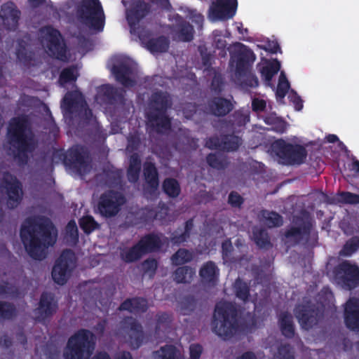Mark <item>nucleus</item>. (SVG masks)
<instances>
[{"label": "nucleus", "mask_w": 359, "mask_h": 359, "mask_svg": "<svg viewBox=\"0 0 359 359\" xmlns=\"http://www.w3.org/2000/svg\"><path fill=\"white\" fill-rule=\"evenodd\" d=\"M93 359H110L109 355L105 353H100L96 355Z\"/></svg>", "instance_id": "69168bd1"}, {"label": "nucleus", "mask_w": 359, "mask_h": 359, "mask_svg": "<svg viewBox=\"0 0 359 359\" xmlns=\"http://www.w3.org/2000/svg\"><path fill=\"white\" fill-rule=\"evenodd\" d=\"M192 254L187 250H179L172 257V262L175 265L183 264L192 259Z\"/></svg>", "instance_id": "7c9ffc66"}, {"label": "nucleus", "mask_w": 359, "mask_h": 359, "mask_svg": "<svg viewBox=\"0 0 359 359\" xmlns=\"http://www.w3.org/2000/svg\"><path fill=\"white\" fill-rule=\"evenodd\" d=\"M280 325L284 335L290 337L293 334L294 328L290 316L286 313L282 314L280 318Z\"/></svg>", "instance_id": "c85d7f7f"}, {"label": "nucleus", "mask_w": 359, "mask_h": 359, "mask_svg": "<svg viewBox=\"0 0 359 359\" xmlns=\"http://www.w3.org/2000/svg\"><path fill=\"white\" fill-rule=\"evenodd\" d=\"M77 76V70L75 68L66 69L62 72L60 81L63 84L68 81H74Z\"/></svg>", "instance_id": "a19ab883"}, {"label": "nucleus", "mask_w": 359, "mask_h": 359, "mask_svg": "<svg viewBox=\"0 0 359 359\" xmlns=\"http://www.w3.org/2000/svg\"><path fill=\"white\" fill-rule=\"evenodd\" d=\"M83 100L81 94L75 91L73 93L67 94L62 103V107L71 111L72 109L76 108L79 106L83 107Z\"/></svg>", "instance_id": "4be33fe9"}, {"label": "nucleus", "mask_w": 359, "mask_h": 359, "mask_svg": "<svg viewBox=\"0 0 359 359\" xmlns=\"http://www.w3.org/2000/svg\"><path fill=\"white\" fill-rule=\"evenodd\" d=\"M214 42L218 48H222L226 44L224 36H222L219 31H215L214 32Z\"/></svg>", "instance_id": "09e8293b"}, {"label": "nucleus", "mask_w": 359, "mask_h": 359, "mask_svg": "<svg viewBox=\"0 0 359 359\" xmlns=\"http://www.w3.org/2000/svg\"><path fill=\"white\" fill-rule=\"evenodd\" d=\"M195 272L189 267H180L174 273V279L177 283L189 282L194 277Z\"/></svg>", "instance_id": "bb28decb"}, {"label": "nucleus", "mask_w": 359, "mask_h": 359, "mask_svg": "<svg viewBox=\"0 0 359 359\" xmlns=\"http://www.w3.org/2000/svg\"><path fill=\"white\" fill-rule=\"evenodd\" d=\"M235 48L240 52L239 55H233L231 60V66L232 68H235L236 71L240 72L243 69L245 68L247 65V61L245 57L250 54V52H245L244 46L240 43L235 46Z\"/></svg>", "instance_id": "412c9836"}, {"label": "nucleus", "mask_w": 359, "mask_h": 359, "mask_svg": "<svg viewBox=\"0 0 359 359\" xmlns=\"http://www.w3.org/2000/svg\"><path fill=\"white\" fill-rule=\"evenodd\" d=\"M76 266V257L72 251L62 252L52 271L53 280L59 284H65L71 276Z\"/></svg>", "instance_id": "0eeeda50"}, {"label": "nucleus", "mask_w": 359, "mask_h": 359, "mask_svg": "<svg viewBox=\"0 0 359 359\" xmlns=\"http://www.w3.org/2000/svg\"><path fill=\"white\" fill-rule=\"evenodd\" d=\"M140 171V161L136 155L132 156L130 160V166L128 169V179L131 182H135L137 180Z\"/></svg>", "instance_id": "c756f323"}, {"label": "nucleus", "mask_w": 359, "mask_h": 359, "mask_svg": "<svg viewBox=\"0 0 359 359\" xmlns=\"http://www.w3.org/2000/svg\"><path fill=\"white\" fill-rule=\"evenodd\" d=\"M335 278L339 284L351 288L359 283V268L348 262L341 264L336 273Z\"/></svg>", "instance_id": "9b49d317"}, {"label": "nucleus", "mask_w": 359, "mask_h": 359, "mask_svg": "<svg viewBox=\"0 0 359 359\" xmlns=\"http://www.w3.org/2000/svg\"><path fill=\"white\" fill-rule=\"evenodd\" d=\"M202 351L201 346L193 344L190 346V359H198Z\"/></svg>", "instance_id": "864d4df0"}, {"label": "nucleus", "mask_w": 359, "mask_h": 359, "mask_svg": "<svg viewBox=\"0 0 359 359\" xmlns=\"http://www.w3.org/2000/svg\"><path fill=\"white\" fill-rule=\"evenodd\" d=\"M211 326L212 331L223 339H228L238 331L239 326L231 304L219 302L217 304Z\"/></svg>", "instance_id": "7ed1b4c3"}, {"label": "nucleus", "mask_w": 359, "mask_h": 359, "mask_svg": "<svg viewBox=\"0 0 359 359\" xmlns=\"http://www.w3.org/2000/svg\"><path fill=\"white\" fill-rule=\"evenodd\" d=\"M129 60H125L122 62H117L111 69V72L116 79L126 86H130L133 81L128 77Z\"/></svg>", "instance_id": "f3484780"}, {"label": "nucleus", "mask_w": 359, "mask_h": 359, "mask_svg": "<svg viewBox=\"0 0 359 359\" xmlns=\"http://www.w3.org/2000/svg\"><path fill=\"white\" fill-rule=\"evenodd\" d=\"M144 175L146 180L152 189H156L158 185L157 173L154 166L149 163L144 167Z\"/></svg>", "instance_id": "cd10ccee"}, {"label": "nucleus", "mask_w": 359, "mask_h": 359, "mask_svg": "<svg viewBox=\"0 0 359 359\" xmlns=\"http://www.w3.org/2000/svg\"><path fill=\"white\" fill-rule=\"evenodd\" d=\"M200 276L205 282H215L218 277V269L214 263L207 262L201 269Z\"/></svg>", "instance_id": "5701e85b"}, {"label": "nucleus", "mask_w": 359, "mask_h": 359, "mask_svg": "<svg viewBox=\"0 0 359 359\" xmlns=\"http://www.w3.org/2000/svg\"><path fill=\"white\" fill-rule=\"evenodd\" d=\"M265 50L269 51L273 53H276L279 50V46L276 43H273L272 44H269Z\"/></svg>", "instance_id": "680f3d73"}, {"label": "nucleus", "mask_w": 359, "mask_h": 359, "mask_svg": "<svg viewBox=\"0 0 359 359\" xmlns=\"http://www.w3.org/2000/svg\"><path fill=\"white\" fill-rule=\"evenodd\" d=\"M80 17L86 25L93 29H102L104 13L98 0H83L80 10Z\"/></svg>", "instance_id": "423d86ee"}, {"label": "nucleus", "mask_w": 359, "mask_h": 359, "mask_svg": "<svg viewBox=\"0 0 359 359\" xmlns=\"http://www.w3.org/2000/svg\"><path fill=\"white\" fill-rule=\"evenodd\" d=\"M4 24L9 29L14 28L18 23L19 11L12 4L4 6L1 11Z\"/></svg>", "instance_id": "a211bd4d"}, {"label": "nucleus", "mask_w": 359, "mask_h": 359, "mask_svg": "<svg viewBox=\"0 0 359 359\" xmlns=\"http://www.w3.org/2000/svg\"><path fill=\"white\" fill-rule=\"evenodd\" d=\"M147 12V6L142 2H137L131 9L127 11V20L132 27L136 22L143 18Z\"/></svg>", "instance_id": "aec40b11"}, {"label": "nucleus", "mask_w": 359, "mask_h": 359, "mask_svg": "<svg viewBox=\"0 0 359 359\" xmlns=\"http://www.w3.org/2000/svg\"><path fill=\"white\" fill-rule=\"evenodd\" d=\"M67 241L74 244L78 239V229L74 221H70L66 227Z\"/></svg>", "instance_id": "c9c22d12"}, {"label": "nucleus", "mask_w": 359, "mask_h": 359, "mask_svg": "<svg viewBox=\"0 0 359 359\" xmlns=\"http://www.w3.org/2000/svg\"><path fill=\"white\" fill-rule=\"evenodd\" d=\"M147 304L143 299H134L124 302L120 309L121 310H128L131 312L144 311Z\"/></svg>", "instance_id": "a878e982"}, {"label": "nucleus", "mask_w": 359, "mask_h": 359, "mask_svg": "<svg viewBox=\"0 0 359 359\" xmlns=\"http://www.w3.org/2000/svg\"><path fill=\"white\" fill-rule=\"evenodd\" d=\"M94 349V336L88 331L81 330L71 337L64 351L65 359H85Z\"/></svg>", "instance_id": "39448f33"}, {"label": "nucleus", "mask_w": 359, "mask_h": 359, "mask_svg": "<svg viewBox=\"0 0 359 359\" xmlns=\"http://www.w3.org/2000/svg\"><path fill=\"white\" fill-rule=\"evenodd\" d=\"M290 84L286 79L285 74L283 72H281L278 88L276 90V97L278 99H283L287 90H289Z\"/></svg>", "instance_id": "f704fd0d"}, {"label": "nucleus", "mask_w": 359, "mask_h": 359, "mask_svg": "<svg viewBox=\"0 0 359 359\" xmlns=\"http://www.w3.org/2000/svg\"><path fill=\"white\" fill-rule=\"evenodd\" d=\"M206 146L210 149L217 148V147H220L218 144V141L217 139H210L206 142Z\"/></svg>", "instance_id": "e2e57ef3"}, {"label": "nucleus", "mask_w": 359, "mask_h": 359, "mask_svg": "<svg viewBox=\"0 0 359 359\" xmlns=\"http://www.w3.org/2000/svg\"><path fill=\"white\" fill-rule=\"evenodd\" d=\"M116 359H132L131 355L129 353L123 352L119 353Z\"/></svg>", "instance_id": "0e129e2a"}, {"label": "nucleus", "mask_w": 359, "mask_h": 359, "mask_svg": "<svg viewBox=\"0 0 359 359\" xmlns=\"http://www.w3.org/2000/svg\"><path fill=\"white\" fill-rule=\"evenodd\" d=\"M276 359H293L290 348L287 346L281 347Z\"/></svg>", "instance_id": "de8ad7c7"}, {"label": "nucleus", "mask_w": 359, "mask_h": 359, "mask_svg": "<svg viewBox=\"0 0 359 359\" xmlns=\"http://www.w3.org/2000/svg\"><path fill=\"white\" fill-rule=\"evenodd\" d=\"M4 189L7 194V205L9 208L16 207L20 202L22 191L20 183L11 175H7L4 179Z\"/></svg>", "instance_id": "ddd939ff"}, {"label": "nucleus", "mask_w": 359, "mask_h": 359, "mask_svg": "<svg viewBox=\"0 0 359 359\" xmlns=\"http://www.w3.org/2000/svg\"><path fill=\"white\" fill-rule=\"evenodd\" d=\"M266 123L271 126V129L282 133L286 128V123L275 114H272L266 118Z\"/></svg>", "instance_id": "72a5a7b5"}, {"label": "nucleus", "mask_w": 359, "mask_h": 359, "mask_svg": "<svg viewBox=\"0 0 359 359\" xmlns=\"http://www.w3.org/2000/svg\"><path fill=\"white\" fill-rule=\"evenodd\" d=\"M327 140L329 142H334L338 140V138L334 135H330L327 137Z\"/></svg>", "instance_id": "774afa93"}, {"label": "nucleus", "mask_w": 359, "mask_h": 359, "mask_svg": "<svg viewBox=\"0 0 359 359\" xmlns=\"http://www.w3.org/2000/svg\"><path fill=\"white\" fill-rule=\"evenodd\" d=\"M266 102L263 100L255 99L252 101V108L255 111H261L264 109Z\"/></svg>", "instance_id": "13d9d810"}, {"label": "nucleus", "mask_w": 359, "mask_h": 359, "mask_svg": "<svg viewBox=\"0 0 359 359\" xmlns=\"http://www.w3.org/2000/svg\"><path fill=\"white\" fill-rule=\"evenodd\" d=\"M207 161L209 165L213 168L219 169L224 167V165L215 155H209L207 158Z\"/></svg>", "instance_id": "8fccbe9b"}, {"label": "nucleus", "mask_w": 359, "mask_h": 359, "mask_svg": "<svg viewBox=\"0 0 359 359\" xmlns=\"http://www.w3.org/2000/svg\"><path fill=\"white\" fill-rule=\"evenodd\" d=\"M80 225L83 230L86 233H90L95 229L97 224L93 217L90 216L84 217L81 219Z\"/></svg>", "instance_id": "79ce46f5"}, {"label": "nucleus", "mask_w": 359, "mask_h": 359, "mask_svg": "<svg viewBox=\"0 0 359 359\" xmlns=\"http://www.w3.org/2000/svg\"><path fill=\"white\" fill-rule=\"evenodd\" d=\"M280 63L276 60L271 61L266 60L264 66L260 69L262 79L265 81L266 84L271 86V81L273 76L280 70Z\"/></svg>", "instance_id": "6ab92c4d"}, {"label": "nucleus", "mask_w": 359, "mask_h": 359, "mask_svg": "<svg viewBox=\"0 0 359 359\" xmlns=\"http://www.w3.org/2000/svg\"><path fill=\"white\" fill-rule=\"evenodd\" d=\"M301 311H303V310H301L299 309H297L296 311V316L298 318L299 323L301 325L306 329L309 328L311 326V325L315 323V319L311 315L309 316V313H301Z\"/></svg>", "instance_id": "58836bf2"}, {"label": "nucleus", "mask_w": 359, "mask_h": 359, "mask_svg": "<svg viewBox=\"0 0 359 359\" xmlns=\"http://www.w3.org/2000/svg\"><path fill=\"white\" fill-rule=\"evenodd\" d=\"M359 248V238H353L348 241L341 250V254L345 256L352 255Z\"/></svg>", "instance_id": "4c0bfd02"}, {"label": "nucleus", "mask_w": 359, "mask_h": 359, "mask_svg": "<svg viewBox=\"0 0 359 359\" xmlns=\"http://www.w3.org/2000/svg\"><path fill=\"white\" fill-rule=\"evenodd\" d=\"M158 354L162 359H181L180 353L171 346L162 348Z\"/></svg>", "instance_id": "e433bc0d"}, {"label": "nucleus", "mask_w": 359, "mask_h": 359, "mask_svg": "<svg viewBox=\"0 0 359 359\" xmlns=\"http://www.w3.org/2000/svg\"><path fill=\"white\" fill-rule=\"evenodd\" d=\"M241 142V140L238 137H231L228 140V142L224 143V145L222 147V148L228 151H233L239 147Z\"/></svg>", "instance_id": "a18cd8bd"}, {"label": "nucleus", "mask_w": 359, "mask_h": 359, "mask_svg": "<svg viewBox=\"0 0 359 359\" xmlns=\"http://www.w3.org/2000/svg\"><path fill=\"white\" fill-rule=\"evenodd\" d=\"M212 111L217 116L227 114L231 109V104L226 100L215 98L211 104Z\"/></svg>", "instance_id": "b1692460"}, {"label": "nucleus", "mask_w": 359, "mask_h": 359, "mask_svg": "<svg viewBox=\"0 0 359 359\" xmlns=\"http://www.w3.org/2000/svg\"><path fill=\"white\" fill-rule=\"evenodd\" d=\"M239 359H255V357L254 354L251 353H247L244 354L241 358Z\"/></svg>", "instance_id": "338daca9"}, {"label": "nucleus", "mask_w": 359, "mask_h": 359, "mask_svg": "<svg viewBox=\"0 0 359 359\" xmlns=\"http://www.w3.org/2000/svg\"><path fill=\"white\" fill-rule=\"evenodd\" d=\"M266 217V224L269 227H273L280 226L282 224V219L280 217L274 212H270L267 214Z\"/></svg>", "instance_id": "37998d69"}, {"label": "nucleus", "mask_w": 359, "mask_h": 359, "mask_svg": "<svg viewBox=\"0 0 359 359\" xmlns=\"http://www.w3.org/2000/svg\"><path fill=\"white\" fill-rule=\"evenodd\" d=\"M39 39L41 44L49 54L62 61H72L82 57L91 46V43L88 41L84 40L80 43L77 53L69 50L67 54L60 33L50 27L41 29Z\"/></svg>", "instance_id": "f03ea898"}, {"label": "nucleus", "mask_w": 359, "mask_h": 359, "mask_svg": "<svg viewBox=\"0 0 359 359\" xmlns=\"http://www.w3.org/2000/svg\"><path fill=\"white\" fill-rule=\"evenodd\" d=\"M157 268L156 262L154 259L147 260L143 264V269L149 276H151Z\"/></svg>", "instance_id": "49530a36"}, {"label": "nucleus", "mask_w": 359, "mask_h": 359, "mask_svg": "<svg viewBox=\"0 0 359 359\" xmlns=\"http://www.w3.org/2000/svg\"><path fill=\"white\" fill-rule=\"evenodd\" d=\"M289 98L293 102L296 110H300L302 108V100L294 93L291 92Z\"/></svg>", "instance_id": "6e6d98bb"}, {"label": "nucleus", "mask_w": 359, "mask_h": 359, "mask_svg": "<svg viewBox=\"0 0 359 359\" xmlns=\"http://www.w3.org/2000/svg\"><path fill=\"white\" fill-rule=\"evenodd\" d=\"M8 135L11 140L12 147L16 149V151H13L14 154L19 158L34 147L33 135L27 128L25 118H14L11 121Z\"/></svg>", "instance_id": "20e7f679"}, {"label": "nucleus", "mask_w": 359, "mask_h": 359, "mask_svg": "<svg viewBox=\"0 0 359 359\" xmlns=\"http://www.w3.org/2000/svg\"><path fill=\"white\" fill-rule=\"evenodd\" d=\"M237 0H213L210 7L208 18L217 21L232 18L236 11Z\"/></svg>", "instance_id": "9d476101"}, {"label": "nucleus", "mask_w": 359, "mask_h": 359, "mask_svg": "<svg viewBox=\"0 0 359 359\" xmlns=\"http://www.w3.org/2000/svg\"><path fill=\"white\" fill-rule=\"evenodd\" d=\"M272 150L280 158L287 159L294 163H301L306 156L305 151L302 147H294L282 140L273 142Z\"/></svg>", "instance_id": "1a4fd4ad"}, {"label": "nucleus", "mask_w": 359, "mask_h": 359, "mask_svg": "<svg viewBox=\"0 0 359 359\" xmlns=\"http://www.w3.org/2000/svg\"><path fill=\"white\" fill-rule=\"evenodd\" d=\"M231 248H232V246H231V243H230V241H226L223 243L222 250H223V253H224V256H227V254L229 252L231 251Z\"/></svg>", "instance_id": "052dcab7"}, {"label": "nucleus", "mask_w": 359, "mask_h": 359, "mask_svg": "<svg viewBox=\"0 0 359 359\" xmlns=\"http://www.w3.org/2000/svg\"><path fill=\"white\" fill-rule=\"evenodd\" d=\"M143 254L139 243L134 248L123 251L121 257L126 262H133L139 259Z\"/></svg>", "instance_id": "473e14b6"}, {"label": "nucleus", "mask_w": 359, "mask_h": 359, "mask_svg": "<svg viewBox=\"0 0 359 359\" xmlns=\"http://www.w3.org/2000/svg\"><path fill=\"white\" fill-rule=\"evenodd\" d=\"M13 311V307L6 304H0V316L4 318H8L11 316Z\"/></svg>", "instance_id": "3c124183"}, {"label": "nucleus", "mask_w": 359, "mask_h": 359, "mask_svg": "<svg viewBox=\"0 0 359 359\" xmlns=\"http://www.w3.org/2000/svg\"><path fill=\"white\" fill-rule=\"evenodd\" d=\"M142 44L151 53L164 52L168 47V43L165 38L150 39V34L144 33L140 36Z\"/></svg>", "instance_id": "2eb2a0df"}, {"label": "nucleus", "mask_w": 359, "mask_h": 359, "mask_svg": "<svg viewBox=\"0 0 359 359\" xmlns=\"http://www.w3.org/2000/svg\"><path fill=\"white\" fill-rule=\"evenodd\" d=\"M189 18L190 19L193 20V21H195L198 25L201 24V22L203 20V18L201 15V14L198 13L195 10H189Z\"/></svg>", "instance_id": "4d7b16f0"}, {"label": "nucleus", "mask_w": 359, "mask_h": 359, "mask_svg": "<svg viewBox=\"0 0 359 359\" xmlns=\"http://www.w3.org/2000/svg\"><path fill=\"white\" fill-rule=\"evenodd\" d=\"M229 203L235 206H237L241 203V196L236 193H231L229 196Z\"/></svg>", "instance_id": "bf43d9fd"}, {"label": "nucleus", "mask_w": 359, "mask_h": 359, "mask_svg": "<svg viewBox=\"0 0 359 359\" xmlns=\"http://www.w3.org/2000/svg\"><path fill=\"white\" fill-rule=\"evenodd\" d=\"M20 236L30 256L42 259L46 255V249L55 243L57 232L48 219H29L23 223Z\"/></svg>", "instance_id": "f257e3e1"}, {"label": "nucleus", "mask_w": 359, "mask_h": 359, "mask_svg": "<svg viewBox=\"0 0 359 359\" xmlns=\"http://www.w3.org/2000/svg\"><path fill=\"white\" fill-rule=\"evenodd\" d=\"M178 39L182 41H190L193 37V29L189 25L182 27L177 36Z\"/></svg>", "instance_id": "c03bdc74"}, {"label": "nucleus", "mask_w": 359, "mask_h": 359, "mask_svg": "<svg viewBox=\"0 0 359 359\" xmlns=\"http://www.w3.org/2000/svg\"><path fill=\"white\" fill-rule=\"evenodd\" d=\"M345 320L350 329L359 332V304L357 299H351L346 303Z\"/></svg>", "instance_id": "4468645a"}, {"label": "nucleus", "mask_w": 359, "mask_h": 359, "mask_svg": "<svg viewBox=\"0 0 359 359\" xmlns=\"http://www.w3.org/2000/svg\"><path fill=\"white\" fill-rule=\"evenodd\" d=\"M154 105L156 110L148 114V125L158 132H165L170 128V121L163 111L167 106L165 97L161 94L158 95L154 99Z\"/></svg>", "instance_id": "6e6552de"}, {"label": "nucleus", "mask_w": 359, "mask_h": 359, "mask_svg": "<svg viewBox=\"0 0 359 359\" xmlns=\"http://www.w3.org/2000/svg\"><path fill=\"white\" fill-rule=\"evenodd\" d=\"M161 240L157 236H150L141 240L139 243L140 247L143 253L154 250L160 247Z\"/></svg>", "instance_id": "393cba45"}, {"label": "nucleus", "mask_w": 359, "mask_h": 359, "mask_svg": "<svg viewBox=\"0 0 359 359\" xmlns=\"http://www.w3.org/2000/svg\"><path fill=\"white\" fill-rule=\"evenodd\" d=\"M164 191L170 197H176L180 192V188L177 181L168 179L163 183Z\"/></svg>", "instance_id": "2f4dec72"}, {"label": "nucleus", "mask_w": 359, "mask_h": 359, "mask_svg": "<svg viewBox=\"0 0 359 359\" xmlns=\"http://www.w3.org/2000/svg\"><path fill=\"white\" fill-rule=\"evenodd\" d=\"M342 200L346 203H359V196L349 192L344 193L342 194Z\"/></svg>", "instance_id": "603ef678"}, {"label": "nucleus", "mask_w": 359, "mask_h": 359, "mask_svg": "<svg viewBox=\"0 0 359 359\" xmlns=\"http://www.w3.org/2000/svg\"><path fill=\"white\" fill-rule=\"evenodd\" d=\"M237 297L245 301L248 297V286L245 283L238 280L234 285Z\"/></svg>", "instance_id": "ea45409f"}, {"label": "nucleus", "mask_w": 359, "mask_h": 359, "mask_svg": "<svg viewBox=\"0 0 359 359\" xmlns=\"http://www.w3.org/2000/svg\"><path fill=\"white\" fill-rule=\"evenodd\" d=\"M56 302L50 294H43L41 297L39 307L36 311V317L43 320L56 311Z\"/></svg>", "instance_id": "dca6fc26"}, {"label": "nucleus", "mask_w": 359, "mask_h": 359, "mask_svg": "<svg viewBox=\"0 0 359 359\" xmlns=\"http://www.w3.org/2000/svg\"><path fill=\"white\" fill-rule=\"evenodd\" d=\"M75 166L78 168L79 173L83 175L87 172L88 164L87 161L78 158Z\"/></svg>", "instance_id": "5fc2aeb1"}, {"label": "nucleus", "mask_w": 359, "mask_h": 359, "mask_svg": "<svg viewBox=\"0 0 359 359\" xmlns=\"http://www.w3.org/2000/svg\"><path fill=\"white\" fill-rule=\"evenodd\" d=\"M123 203L124 199L121 194L109 192L102 196L99 204V210L104 216H112L118 212L119 207Z\"/></svg>", "instance_id": "f8f14e48"}]
</instances>
